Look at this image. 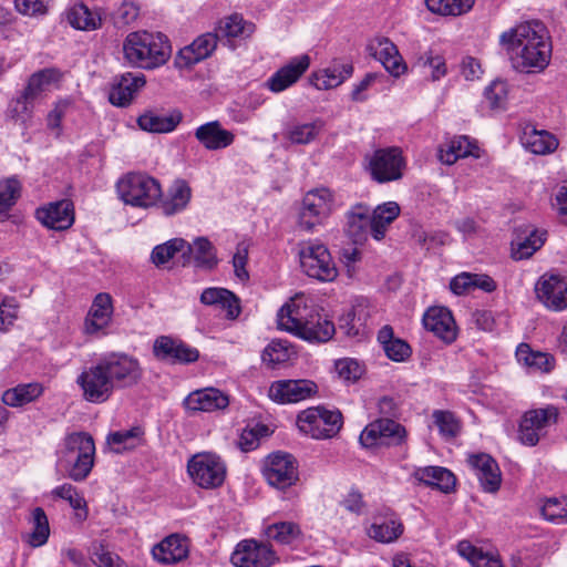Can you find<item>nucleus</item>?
I'll use <instances>...</instances> for the list:
<instances>
[{"mask_svg":"<svg viewBox=\"0 0 567 567\" xmlns=\"http://www.w3.org/2000/svg\"><path fill=\"white\" fill-rule=\"evenodd\" d=\"M499 41L513 66L520 72H539L549 64L550 39L546 27L539 21L519 23L503 32Z\"/></svg>","mask_w":567,"mask_h":567,"instance_id":"1","label":"nucleus"},{"mask_svg":"<svg viewBox=\"0 0 567 567\" xmlns=\"http://www.w3.org/2000/svg\"><path fill=\"white\" fill-rule=\"evenodd\" d=\"M310 301L303 293L292 297L277 313L278 328L308 342H327L336 333L334 324Z\"/></svg>","mask_w":567,"mask_h":567,"instance_id":"2","label":"nucleus"},{"mask_svg":"<svg viewBox=\"0 0 567 567\" xmlns=\"http://www.w3.org/2000/svg\"><path fill=\"white\" fill-rule=\"evenodd\" d=\"M123 53L131 65L154 70L169 60L172 47L168 38L161 32L135 31L126 35Z\"/></svg>","mask_w":567,"mask_h":567,"instance_id":"3","label":"nucleus"},{"mask_svg":"<svg viewBox=\"0 0 567 567\" xmlns=\"http://www.w3.org/2000/svg\"><path fill=\"white\" fill-rule=\"evenodd\" d=\"M95 444L86 432L66 434L56 451V466L74 482L84 481L94 466Z\"/></svg>","mask_w":567,"mask_h":567,"instance_id":"4","label":"nucleus"},{"mask_svg":"<svg viewBox=\"0 0 567 567\" xmlns=\"http://www.w3.org/2000/svg\"><path fill=\"white\" fill-rule=\"evenodd\" d=\"M298 258L302 272L321 282H331L338 277L337 265L328 247L318 239L298 244Z\"/></svg>","mask_w":567,"mask_h":567,"instance_id":"5","label":"nucleus"},{"mask_svg":"<svg viewBox=\"0 0 567 567\" xmlns=\"http://www.w3.org/2000/svg\"><path fill=\"white\" fill-rule=\"evenodd\" d=\"M120 198L141 208L155 206L162 197L159 182L145 173H127L116 184Z\"/></svg>","mask_w":567,"mask_h":567,"instance_id":"6","label":"nucleus"},{"mask_svg":"<svg viewBox=\"0 0 567 567\" xmlns=\"http://www.w3.org/2000/svg\"><path fill=\"white\" fill-rule=\"evenodd\" d=\"M336 197L331 189L317 187L308 190L301 200L297 224L306 231L323 226L336 209Z\"/></svg>","mask_w":567,"mask_h":567,"instance_id":"7","label":"nucleus"},{"mask_svg":"<svg viewBox=\"0 0 567 567\" xmlns=\"http://www.w3.org/2000/svg\"><path fill=\"white\" fill-rule=\"evenodd\" d=\"M114 389L137 385L144 375L140 360L123 351H112L99 358Z\"/></svg>","mask_w":567,"mask_h":567,"instance_id":"8","label":"nucleus"},{"mask_svg":"<svg viewBox=\"0 0 567 567\" xmlns=\"http://www.w3.org/2000/svg\"><path fill=\"white\" fill-rule=\"evenodd\" d=\"M343 424L339 410H329L324 406L308 408L297 416L299 430L313 439L322 440L336 436Z\"/></svg>","mask_w":567,"mask_h":567,"instance_id":"9","label":"nucleus"},{"mask_svg":"<svg viewBox=\"0 0 567 567\" xmlns=\"http://www.w3.org/2000/svg\"><path fill=\"white\" fill-rule=\"evenodd\" d=\"M187 472L192 481L202 488L219 487L226 477V465L223 460L209 452L193 455L187 463Z\"/></svg>","mask_w":567,"mask_h":567,"instance_id":"10","label":"nucleus"},{"mask_svg":"<svg viewBox=\"0 0 567 567\" xmlns=\"http://www.w3.org/2000/svg\"><path fill=\"white\" fill-rule=\"evenodd\" d=\"M405 166L402 150L396 146L375 150L368 157V171L380 184L401 179Z\"/></svg>","mask_w":567,"mask_h":567,"instance_id":"11","label":"nucleus"},{"mask_svg":"<svg viewBox=\"0 0 567 567\" xmlns=\"http://www.w3.org/2000/svg\"><path fill=\"white\" fill-rule=\"evenodd\" d=\"M262 475L270 486L278 489L289 488L299 478L298 463L289 453H271L264 461Z\"/></svg>","mask_w":567,"mask_h":567,"instance_id":"12","label":"nucleus"},{"mask_svg":"<svg viewBox=\"0 0 567 567\" xmlns=\"http://www.w3.org/2000/svg\"><path fill=\"white\" fill-rule=\"evenodd\" d=\"M76 384L83 399L95 404L106 402L115 390L100 359L78 375Z\"/></svg>","mask_w":567,"mask_h":567,"instance_id":"13","label":"nucleus"},{"mask_svg":"<svg viewBox=\"0 0 567 567\" xmlns=\"http://www.w3.org/2000/svg\"><path fill=\"white\" fill-rule=\"evenodd\" d=\"M406 437L403 425L390 417H380L370 422L360 434V443L364 447L396 446Z\"/></svg>","mask_w":567,"mask_h":567,"instance_id":"14","label":"nucleus"},{"mask_svg":"<svg viewBox=\"0 0 567 567\" xmlns=\"http://www.w3.org/2000/svg\"><path fill=\"white\" fill-rule=\"evenodd\" d=\"M557 417L558 410L553 405L527 411L519 423L518 437L520 442L528 446H535L547 433V429L557 422Z\"/></svg>","mask_w":567,"mask_h":567,"instance_id":"15","label":"nucleus"},{"mask_svg":"<svg viewBox=\"0 0 567 567\" xmlns=\"http://www.w3.org/2000/svg\"><path fill=\"white\" fill-rule=\"evenodd\" d=\"M276 559V554L268 544L255 539L240 542L230 557L236 567H270Z\"/></svg>","mask_w":567,"mask_h":567,"instance_id":"16","label":"nucleus"},{"mask_svg":"<svg viewBox=\"0 0 567 567\" xmlns=\"http://www.w3.org/2000/svg\"><path fill=\"white\" fill-rule=\"evenodd\" d=\"M317 390V384L311 380H278L270 384L268 396L280 404L297 403L311 398Z\"/></svg>","mask_w":567,"mask_h":567,"instance_id":"17","label":"nucleus"},{"mask_svg":"<svg viewBox=\"0 0 567 567\" xmlns=\"http://www.w3.org/2000/svg\"><path fill=\"white\" fill-rule=\"evenodd\" d=\"M113 312L111 295L106 292L97 293L84 319L83 332L87 336H104L112 322Z\"/></svg>","mask_w":567,"mask_h":567,"instance_id":"18","label":"nucleus"},{"mask_svg":"<svg viewBox=\"0 0 567 567\" xmlns=\"http://www.w3.org/2000/svg\"><path fill=\"white\" fill-rule=\"evenodd\" d=\"M153 354L161 361L183 364L195 362L199 358L196 348L169 336H161L155 339Z\"/></svg>","mask_w":567,"mask_h":567,"instance_id":"19","label":"nucleus"},{"mask_svg":"<svg viewBox=\"0 0 567 567\" xmlns=\"http://www.w3.org/2000/svg\"><path fill=\"white\" fill-rule=\"evenodd\" d=\"M535 291L548 309L560 311L567 307V279L558 275L542 276Z\"/></svg>","mask_w":567,"mask_h":567,"instance_id":"20","label":"nucleus"},{"mask_svg":"<svg viewBox=\"0 0 567 567\" xmlns=\"http://www.w3.org/2000/svg\"><path fill=\"white\" fill-rule=\"evenodd\" d=\"M145 84L146 78L142 73L126 72L115 76L109 92V101L114 106H128Z\"/></svg>","mask_w":567,"mask_h":567,"instance_id":"21","label":"nucleus"},{"mask_svg":"<svg viewBox=\"0 0 567 567\" xmlns=\"http://www.w3.org/2000/svg\"><path fill=\"white\" fill-rule=\"evenodd\" d=\"M185 409L192 413H212L225 410L229 405L227 394L215 388H206L190 392L183 402Z\"/></svg>","mask_w":567,"mask_h":567,"instance_id":"22","label":"nucleus"},{"mask_svg":"<svg viewBox=\"0 0 567 567\" xmlns=\"http://www.w3.org/2000/svg\"><path fill=\"white\" fill-rule=\"evenodd\" d=\"M37 219L45 227L54 230H65L74 223L73 204L68 199L50 203L37 209Z\"/></svg>","mask_w":567,"mask_h":567,"instance_id":"23","label":"nucleus"},{"mask_svg":"<svg viewBox=\"0 0 567 567\" xmlns=\"http://www.w3.org/2000/svg\"><path fill=\"white\" fill-rule=\"evenodd\" d=\"M198 143L207 151H219L231 146L236 135L226 130L219 121H212L199 125L194 131Z\"/></svg>","mask_w":567,"mask_h":567,"instance_id":"24","label":"nucleus"},{"mask_svg":"<svg viewBox=\"0 0 567 567\" xmlns=\"http://www.w3.org/2000/svg\"><path fill=\"white\" fill-rule=\"evenodd\" d=\"M424 328L445 343L456 339V326L451 311L445 307H431L423 316Z\"/></svg>","mask_w":567,"mask_h":567,"instance_id":"25","label":"nucleus"},{"mask_svg":"<svg viewBox=\"0 0 567 567\" xmlns=\"http://www.w3.org/2000/svg\"><path fill=\"white\" fill-rule=\"evenodd\" d=\"M188 553V539L178 534L165 537L152 548L153 558L164 565L177 564L186 559Z\"/></svg>","mask_w":567,"mask_h":567,"instance_id":"26","label":"nucleus"},{"mask_svg":"<svg viewBox=\"0 0 567 567\" xmlns=\"http://www.w3.org/2000/svg\"><path fill=\"white\" fill-rule=\"evenodd\" d=\"M309 64L310 59L307 54L293 58L268 79L266 86L275 93L288 89L307 71Z\"/></svg>","mask_w":567,"mask_h":567,"instance_id":"27","label":"nucleus"},{"mask_svg":"<svg viewBox=\"0 0 567 567\" xmlns=\"http://www.w3.org/2000/svg\"><path fill=\"white\" fill-rule=\"evenodd\" d=\"M217 40L219 39L215 31L213 33H206L198 37L189 45L179 50L176 58V64L181 68H189L208 58L215 50Z\"/></svg>","mask_w":567,"mask_h":567,"instance_id":"28","label":"nucleus"},{"mask_svg":"<svg viewBox=\"0 0 567 567\" xmlns=\"http://www.w3.org/2000/svg\"><path fill=\"white\" fill-rule=\"evenodd\" d=\"M192 188L185 179H175L158 200L163 215L174 216L184 212L192 199Z\"/></svg>","mask_w":567,"mask_h":567,"instance_id":"29","label":"nucleus"},{"mask_svg":"<svg viewBox=\"0 0 567 567\" xmlns=\"http://www.w3.org/2000/svg\"><path fill=\"white\" fill-rule=\"evenodd\" d=\"M482 488L487 493H495L501 486V471L495 460L488 454L472 455L468 460Z\"/></svg>","mask_w":567,"mask_h":567,"instance_id":"30","label":"nucleus"},{"mask_svg":"<svg viewBox=\"0 0 567 567\" xmlns=\"http://www.w3.org/2000/svg\"><path fill=\"white\" fill-rule=\"evenodd\" d=\"M199 300L205 306H215L225 310L228 320L237 319L241 312L240 299L226 288H206L200 293Z\"/></svg>","mask_w":567,"mask_h":567,"instance_id":"31","label":"nucleus"},{"mask_svg":"<svg viewBox=\"0 0 567 567\" xmlns=\"http://www.w3.org/2000/svg\"><path fill=\"white\" fill-rule=\"evenodd\" d=\"M370 50L372 55L382 63L391 75L398 78L406 71V65L396 45L389 39H377L375 42L370 44Z\"/></svg>","mask_w":567,"mask_h":567,"instance_id":"32","label":"nucleus"},{"mask_svg":"<svg viewBox=\"0 0 567 567\" xmlns=\"http://www.w3.org/2000/svg\"><path fill=\"white\" fill-rule=\"evenodd\" d=\"M520 142L527 151L536 155L550 154L558 147L555 135L545 130H537L530 124L524 126Z\"/></svg>","mask_w":567,"mask_h":567,"instance_id":"33","label":"nucleus"},{"mask_svg":"<svg viewBox=\"0 0 567 567\" xmlns=\"http://www.w3.org/2000/svg\"><path fill=\"white\" fill-rule=\"evenodd\" d=\"M346 231L354 243L367 239L371 234V212L368 206L358 204L347 213Z\"/></svg>","mask_w":567,"mask_h":567,"instance_id":"34","label":"nucleus"},{"mask_svg":"<svg viewBox=\"0 0 567 567\" xmlns=\"http://www.w3.org/2000/svg\"><path fill=\"white\" fill-rule=\"evenodd\" d=\"M413 477L425 485L436 487L437 489L449 493L455 486L454 474L445 467L426 466L419 467L413 472Z\"/></svg>","mask_w":567,"mask_h":567,"instance_id":"35","label":"nucleus"},{"mask_svg":"<svg viewBox=\"0 0 567 567\" xmlns=\"http://www.w3.org/2000/svg\"><path fill=\"white\" fill-rule=\"evenodd\" d=\"M401 208L395 202L378 205L371 214V236L380 241L385 237L388 227L399 217Z\"/></svg>","mask_w":567,"mask_h":567,"instance_id":"36","label":"nucleus"},{"mask_svg":"<svg viewBox=\"0 0 567 567\" xmlns=\"http://www.w3.org/2000/svg\"><path fill=\"white\" fill-rule=\"evenodd\" d=\"M181 121L182 114L179 112L159 114L155 111H146L138 116L137 124L146 132L168 133L174 131Z\"/></svg>","mask_w":567,"mask_h":567,"instance_id":"37","label":"nucleus"},{"mask_svg":"<svg viewBox=\"0 0 567 567\" xmlns=\"http://www.w3.org/2000/svg\"><path fill=\"white\" fill-rule=\"evenodd\" d=\"M255 25L244 20L237 13L230 14L221 19L215 28V33L219 40L245 39L251 35Z\"/></svg>","mask_w":567,"mask_h":567,"instance_id":"38","label":"nucleus"},{"mask_svg":"<svg viewBox=\"0 0 567 567\" xmlns=\"http://www.w3.org/2000/svg\"><path fill=\"white\" fill-rule=\"evenodd\" d=\"M353 73L351 63H333L331 66L317 72L312 76V83L318 90L337 87Z\"/></svg>","mask_w":567,"mask_h":567,"instance_id":"39","label":"nucleus"},{"mask_svg":"<svg viewBox=\"0 0 567 567\" xmlns=\"http://www.w3.org/2000/svg\"><path fill=\"white\" fill-rule=\"evenodd\" d=\"M477 146L467 136H456L439 148V159L446 165L454 164L458 158L475 155Z\"/></svg>","mask_w":567,"mask_h":567,"instance_id":"40","label":"nucleus"},{"mask_svg":"<svg viewBox=\"0 0 567 567\" xmlns=\"http://www.w3.org/2000/svg\"><path fill=\"white\" fill-rule=\"evenodd\" d=\"M145 431L141 425L131 429L112 432L107 435L106 442L115 453H123L133 450L144 443Z\"/></svg>","mask_w":567,"mask_h":567,"instance_id":"41","label":"nucleus"},{"mask_svg":"<svg viewBox=\"0 0 567 567\" xmlns=\"http://www.w3.org/2000/svg\"><path fill=\"white\" fill-rule=\"evenodd\" d=\"M193 256L196 266L203 268H213L217 265V254L214 245L207 237H197L193 244L187 241L185 257Z\"/></svg>","mask_w":567,"mask_h":567,"instance_id":"42","label":"nucleus"},{"mask_svg":"<svg viewBox=\"0 0 567 567\" xmlns=\"http://www.w3.org/2000/svg\"><path fill=\"white\" fill-rule=\"evenodd\" d=\"M516 358L519 363L539 372H549L554 368L555 359L553 355L539 351H534L526 343H520L516 349Z\"/></svg>","mask_w":567,"mask_h":567,"instance_id":"43","label":"nucleus"},{"mask_svg":"<svg viewBox=\"0 0 567 567\" xmlns=\"http://www.w3.org/2000/svg\"><path fill=\"white\" fill-rule=\"evenodd\" d=\"M324 122L316 118L310 123H296L286 131V138L297 145H306L313 142L323 131Z\"/></svg>","mask_w":567,"mask_h":567,"instance_id":"44","label":"nucleus"},{"mask_svg":"<svg viewBox=\"0 0 567 567\" xmlns=\"http://www.w3.org/2000/svg\"><path fill=\"white\" fill-rule=\"evenodd\" d=\"M457 553L473 567H503L498 556L483 551L468 540H461L457 544Z\"/></svg>","mask_w":567,"mask_h":567,"instance_id":"45","label":"nucleus"},{"mask_svg":"<svg viewBox=\"0 0 567 567\" xmlns=\"http://www.w3.org/2000/svg\"><path fill=\"white\" fill-rule=\"evenodd\" d=\"M68 22L78 30H96L102 19L97 12L91 11L85 4L76 3L66 11Z\"/></svg>","mask_w":567,"mask_h":567,"instance_id":"46","label":"nucleus"},{"mask_svg":"<svg viewBox=\"0 0 567 567\" xmlns=\"http://www.w3.org/2000/svg\"><path fill=\"white\" fill-rule=\"evenodd\" d=\"M404 527L398 518L377 519L369 528L368 534L379 543L389 544L396 540L403 533Z\"/></svg>","mask_w":567,"mask_h":567,"instance_id":"47","label":"nucleus"},{"mask_svg":"<svg viewBox=\"0 0 567 567\" xmlns=\"http://www.w3.org/2000/svg\"><path fill=\"white\" fill-rule=\"evenodd\" d=\"M43 392L40 383L19 384L3 392L2 401L9 406H22L38 399Z\"/></svg>","mask_w":567,"mask_h":567,"instance_id":"48","label":"nucleus"},{"mask_svg":"<svg viewBox=\"0 0 567 567\" xmlns=\"http://www.w3.org/2000/svg\"><path fill=\"white\" fill-rule=\"evenodd\" d=\"M29 523L31 525V532L28 535V544L32 547H40L47 544L50 536V525L43 508H33Z\"/></svg>","mask_w":567,"mask_h":567,"instance_id":"49","label":"nucleus"},{"mask_svg":"<svg viewBox=\"0 0 567 567\" xmlns=\"http://www.w3.org/2000/svg\"><path fill=\"white\" fill-rule=\"evenodd\" d=\"M62 79V73L59 69L47 68L33 73L25 85V90L38 100V97L51 85L56 84Z\"/></svg>","mask_w":567,"mask_h":567,"instance_id":"50","label":"nucleus"},{"mask_svg":"<svg viewBox=\"0 0 567 567\" xmlns=\"http://www.w3.org/2000/svg\"><path fill=\"white\" fill-rule=\"evenodd\" d=\"M475 0H425L426 8L443 17H456L468 12Z\"/></svg>","mask_w":567,"mask_h":567,"instance_id":"51","label":"nucleus"},{"mask_svg":"<svg viewBox=\"0 0 567 567\" xmlns=\"http://www.w3.org/2000/svg\"><path fill=\"white\" fill-rule=\"evenodd\" d=\"M432 419L440 435L444 440H452L460 434L462 423L453 412L446 410H434Z\"/></svg>","mask_w":567,"mask_h":567,"instance_id":"52","label":"nucleus"},{"mask_svg":"<svg viewBox=\"0 0 567 567\" xmlns=\"http://www.w3.org/2000/svg\"><path fill=\"white\" fill-rule=\"evenodd\" d=\"M187 241L183 238H173L164 244L157 245L153 248L151 254V260L156 267L166 265L171 259L175 257L177 252H183L185 257V248Z\"/></svg>","mask_w":567,"mask_h":567,"instance_id":"53","label":"nucleus"},{"mask_svg":"<svg viewBox=\"0 0 567 567\" xmlns=\"http://www.w3.org/2000/svg\"><path fill=\"white\" fill-rule=\"evenodd\" d=\"M546 240V231L533 229L526 237L517 241L513 257L517 260L529 258Z\"/></svg>","mask_w":567,"mask_h":567,"instance_id":"54","label":"nucleus"},{"mask_svg":"<svg viewBox=\"0 0 567 567\" xmlns=\"http://www.w3.org/2000/svg\"><path fill=\"white\" fill-rule=\"evenodd\" d=\"M52 495H54L55 497L65 499L73 509L79 511V513L76 515L79 516L80 519L86 518V516H87L86 502H85L84 497L79 494L75 486H73L72 484H69V483L62 484L60 486H56L52 491Z\"/></svg>","mask_w":567,"mask_h":567,"instance_id":"55","label":"nucleus"},{"mask_svg":"<svg viewBox=\"0 0 567 567\" xmlns=\"http://www.w3.org/2000/svg\"><path fill=\"white\" fill-rule=\"evenodd\" d=\"M266 534L268 538L280 544H291L300 536L301 529L299 525L293 522H279L269 525Z\"/></svg>","mask_w":567,"mask_h":567,"instance_id":"56","label":"nucleus"},{"mask_svg":"<svg viewBox=\"0 0 567 567\" xmlns=\"http://www.w3.org/2000/svg\"><path fill=\"white\" fill-rule=\"evenodd\" d=\"M291 350L287 341L272 340L262 351L261 359L265 364L275 368L290 359Z\"/></svg>","mask_w":567,"mask_h":567,"instance_id":"57","label":"nucleus"},{"mask_svg":"<svg viewBox=\"0 0 567 567\" xmlns=\"http://www.w3.org/2000/svg\"><path fill=\"white\" fill-rule=\"evenodd\" d=\"M37 99L25 89L12 100L9 106L11 116L18 121L25 122L31 118Z\"/></svg>","mask_w":567,"mask_h":567,"instance_id":"58","label":"nucleus"},{"mask_svg":"<svg viewBox=\"0 0 567 567\" xmlns=\"http://www.w3.org/2000/svg\"><path fill=\"white\" fill-rule=\"evenodd\" d=\"M21 184L16 177L0 181V214L7 213L18 200Z\"/></svg>","mask_w":567,"mask_h":567,"instance_id":"59","label":"nucleus"},{"mask_svg":"<svg viewBox=\"0 0 567 567\" xmlns=\"http://www.w3.org/2000/svg\"><path fill=\"white\" fill-rule=\"evenodd\" d=\"M542 514L554 524H563L567 519V497H551L544 502Z\"/></svg>","mask_w":567,"mask_h":567,"instance_id":"60","label":"nucleus"},{"mask_svg":"<svg viewBox=\"0 0 567 567\" xmlns=\"http://www.w3.org/2000/svg\"><path fill=\"white\" fill-rule=\"evenodd\" d=\"M334 370L340 379L346 382H355L364 373V367L352 358H342L334 362Z\"/></svg>","mask_w":567,"mask_h":567,"instance_id":"61","label":"nucleus"},{"mask_svg":"<svg viewBox=\"0 0 567 567\" xmlns=\"http://www.w3.org/2000/svg\"><path fill=\"white\" fill-rule=\"evenodd\" d=\"M417 65L431 69V79L437 81L446 75L447 68L445 59L440 54H434L432 51L425 52L417 60Z\"/></svg>","mask_w":567,"mask_h":567,"instance_id":"62","label":"nucleus"},{"mask_svg":"<svg viewBox=\"0 0 567 567\" xmlns=\"http://www.w3.org/2000/svg\"><path fill=\"white\" fill-rule=\"evenodd\" d=\"M507 95V84L504 81H494L484 91L485 100L492 110L503 109L506 103Z\"/></svg>","mask_w":567,"mask_h":567,"instance_id":"63","label":"nucleus"},{"mask_svg":"<svg viewBox=\"0 0 567 567\" xmlns=\"http://www.w3.org/2000/svg\"><path fill=\"white\" fill-rule=\"evenodd\" d=\"M91 560L96 567H120V557L102 544L93 545Z\"/></svg>","mask_w":567,"mask_h":567,"instance_id":"64","label":"nucleus"}]
</instances>
